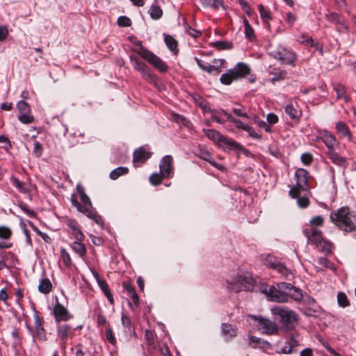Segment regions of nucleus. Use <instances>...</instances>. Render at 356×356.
I'll use <instances>...</instances> for the list:
<instances>
[{
  "instance_id": "1",
  "label": "nucleus",
  "mask_w": 356,
  "mask_h": 356,
  "mask_svg": "<svg viewBox=\"0 0 356 356\" xmlns=\"http://www.w3.org/2000/svg\"><path fill=\"white\" fill-rule=\"evenodd\" d=\"M330 219L340 229L352 232L356 231V217L348 207H341L331 213Z\"/></svg>"
},
{
  "instance_id": "2",
  "label": "nucleus",
  "mask_w": 356,
  "mask_h": 356,
  "mask_svg": "<svg viewBox=\"0 0 356 356\" xmlns=\"http://www.w3.org/2000/svg\"><path fill=\"white\" fill-rule=\"evenodd\" d=\"M227 282L228 289L236 293L250 291L253 289L254 284V281L249 273H238L235 278Z\"/></svg>"
},
{
  "instance_id": "3",
  "label": "nucleus",
  "mask_w": 356,
  "mask_h": 356,
  "mask_svg": "<svg viewBox=\"0 0 356 356\" xmlns=\"http://www.w3.org/2000/svg\"><path fill=\"white\" fill-rule=\"evenodd\" d=\"M269 55L279 60L282 65H294L296 60V53L282 45L271 46Z\"/></svg>"
},
{
  "instance_id": "4",
  "label": "nucleus",
  "mask_w": 356,
  "mask_h": 356,
  "mask_svg": "<svg viewBox=\"0 0 356 356\" xmlns=\"http://www.w3.org/2000/svg\"><path fill=\"white\" fill-rule=\"evenodd\" d=\"M212 120L218 124H225L226 120L235 124L236 127L239 129L245 130L248 129V125L245 124L240 120L234 118L231 114L228 113L224 109L209 110Z\"/></svg>"
},
{
  "instance_id": "5",
  "label": "nucleus",
  "mask_w": 356,
  "mask_h": 356,
  "mask_svg": "<svg viewBox=\"0 0 356 356\" xmlns=\"http://www.w3.org/2000/svg\"><path fill=\"white\" fill-rule=\"evenodd\" d=\"M309 172L303 168H298L295 173L296 184L289 191V195L292 198H296L302 191H307L308 188Z\"/></svg>"
},
{
  "instance_id": "6",
  "label": "nucleus",
  "mask_w": 356,
  "mask_h": 356,
  "mask_svg": "<svg viewBox=\"0 0 356 356\" xmlns=\"http://www.w3.org/2000/svg\"><path fill=\"white\" fill-rule=\"evenodd\" d=\"M76 190L79 195L81 202H79L72 196V203L74 207H76L79 212H81L86 215L93 209L92 203L89 197L85 193L84 189L81 186L77 185Z\"/></svg>"
},
{
  "instance_id": "7",
  "label": "nucleus",
  "mask_w": 356,
  "mask_h": 356,
  "mask_svg": "<svg viewBox=\"0 0 356 356\" xmlns=\"http://www.w3.org/2000/svg\"><path fill=\"white\" fill-rule=\"evenodd\" d=\"M275 316L274 319L279 321L281 329L285 331L293 330L298 324V320L296 313H274Z\"/></svg>"
},
{
  "instance_id": "8",
  "label": "nucleus",
  "mask_w": 356,
  "mask_h": 356,
  "mask_svg": "<svg viewBox=\"0 0 356 356\" xmlns=\"http://www.w3.org/2000/svg\"><path fill=\"white\" fill-rule=\"evenodd\" d=\"M249 317L254 321V325L262 333L271 335L277 332V325L272 321L254 315H250Z\"/></svg>"
},
{
  "instance_id": "9",
  "label": "nucleus",
  "mask_w": 356,
  "mask_h": 356,
  "mask_svg": "<svg viewBox=\"0 0 356 356\" xmlns=\"http://www.w3.org/2000/svg\"><path fill=\"white\" fill-rule=\"evenodd\" d=\"M203 131L206 136L214 143H222L234 149H240L241 147V145L238 143L225 138L218 131L214 129H204Z\"/></svg>"
},
{
  "instance_id": "10",
  "label": "nucleus",
  "mask_w": 356,
  "mask_h": 356,
  "mask_svg": "<svg viewBox=\"0 0 356 356\" xmlns=\"http://www.w3.org/2000/svg\"><path fill=\"white\" fill-rule=\"evenodd\" d=\"M261 292L265 293L270 301L277 302H287L286 292L281 291L274 286H266L261 289Z\"/></svg>"
},
{
  "instance_id": "11",
  "label": "nucleus",
  "mask_w": 356,
  "mask_h": 356,
  "mask_svg": "<svg viewBox=\"0 0 356 356\" xmlns=\"http://www.w3.org/2000/svg\"><path fill=\"white\" fill-rule=\"evenodd\" d=\"M130 59L134 69L140 72L145 79L149 81H154L155 76L152 72L151 69L144 62L136 56H131Z\"/></svg>"
},
{
  "instance_id": "12",
  "label": "nucleus",
  "mask_w": 356,
  "mask_h": 356,
  "mask_svg": "<svg viewBox=\"0 0 356 356\" xmlns=\"http://www.w3.org/2000/svg\"><path fill=\"white\" fill-rule=\"evenodd\" d=\"M140 56L160 72H165L168 70L165 63L150 51L144 49L140 53Z\"/></svg>"
},
{
  "instance_id": "13",
  "label": "nucleus",
  "mask_w": 356,
  "mask_h": 356,
  "mask_svg": "<svg viewBox=\"0 0 356 356\" xmlns=\"http://www.w3.org/2000/svg\"><path fill=\"white\" fill-rule=\"evenodd\" d=\"M160 172L164 177H172L174 175L173 158L170 155L165 156L159 163Z\"/></svg>"
},
{
  "instance_id": "14",
  "label": "nucleus",
  "mask_w": 356,
  "mask_h": 356,
  "mask_svg": "<svg viewBox=\"0 0 356 356\" xmlns=\"http://www.w3.org/2000/svg\"><path fill=\"white\" fill-rule=\"evenodd\" d=\"M195 61L197 65L204 71L207 72L209 74H212L216 72V74H219L221 70L220 68L222 67L224 63V60H213V63L216 65H211L198 58H195Z\"/></svg>"
},
{
  "instance_id": "15",
  "label": "nucleus",
  "mask_w": 356,
  "mask_h": 356,
  "mask_svg": "<svg viewBox=\"0 0 356 356\" xmlns=\"http://www.w3.org/2000/svg\"><path fill=\"white\" fill-rule=\"evenodd\" d=\"M325 18L334 24L339 32H345L348 30L344 18L338 13L335 12L327 13L325 14Z\"/></svg>"
},
{
  "instance_id": "16",
  "label": "nucleus",
  "mask_w": 356,
  "mask_h": 356,
  "mask_svg": "<svg viewBox=\"0 0 356 356\" xmlns=\"http://www.w3.org/2000/svg\"><path fill=\"white\" fill-rule=\"evenodd\" d=\"M303 234L307 238V243L313 244L316 246H318V245L323 239L321 235L322 232L316 228H312L310 229H305L303 231Z\"/></svg>"
},
{
  "instance_id": "17",
  "label": "nucleus",
  "mask_w": 356,
  "mask_h": 356,
  "mask_svg": "<svg viewBox=\"0 0 356 356\" xmlns=\"http://www.w3.org/2000/svg\"><path fill=\"white\" fill-rule=\"evenodd\" d=\"M272 259V257L267 259L266 265L268 268L276 270L281 275L287 277L289 275V270L287 269V268L280 262L273 261Z\"/></svg>"
},
{
  "instance_id": "18",
  "label": "nucleus",
  "mask_w": 356,
  "mask_h": 356,
  "mask_svg": "<svg viewBox=\"0 0 356 356\" xmlns=\"http://www.w3.org/2000/svg\"><path fill=\"white\" fill-rule=\"evenodd\" d=\"M325 154L327 155L329 159L332 161L333 163L337 165H339L343 169L346 168L347 162L344 157L340 156L334 149H327Z\"/></svg>"
},
{
  "instance_id": "19",
  "label": "nucleus",
  "mask_w": 356,
  "mask_h": 356,
  "mask_svg": "<svg viewBox=\"0 0 356 356\" xmlns=\"http://www.w3.org/2000/svg\"><path fill=\"white\" fill-rule=\"evenodd\" d=\"M319 138L325 145L327 149H332L334 145H337L335 137L326 130L320 132Z\"/></svg>"
},
{
  "instance_id": "20",
  "label": "nucleus",
  "mask_w": 356,
  "mask_h": 356,
  "mask_svg": "<svg viewBox=\"0 0 356 356\" xmlns=\"http://www.w3.org/2000/svg\"><path fill=\"white\" fill-rule=\"evenodd\" d=\"M36 337L40 340H46V332L43 327L44 320L35 313L34 315Z\"/></svg>"
},
{
  "instance_id": "21",
  "label": "nucleus",
  "mask_w": 356,
  "mask_h": 356,
  "mask_svg": "<svg viewBox=\"0 0 356 356\" xmlns=\"http://www.w3.org/2000/svg\"><path fill=\"white\" fill-rule=\"evenodd\" d=\"M150 156L151 153L145 147H141L134 152L133 163L135 165L136 163H144Z\"/></svg>"
},
{
  "instance_id": "22",
  "label": "nucleus",
  "mask_w": 356,
  "mask_h": 356,
  "mask_svg": "<svg viewBox=\"0 0 356 356\" xmlns=\"http://www.w3.org/2000/svg\"><path fill=\"white\" fill-rule=\"evenodd\" d=\"M231 70L237 80L245 77L250 72V69L248 65L243 63H238L234 68Z\"/></svg>"
},
{
  "instance_id": "23",
  "label": "nucleus",
  "mask_w": 356,
  "mask_h": 356,
  "mask_svg": "<svg viewBox=\"0 0 356 356\" xmlns=\"http://www.w3.org/2000/svg\"><path fill=\"white\" fill-rule=\"evenodd\" d=\"M284 111L291 119L298 120L302 115V111L298 108L297 104H288L284 108Z\"/></svg>"
},
{
  "instance_id": "24",
  "label": "nucleus",
  "mask_w": 356,
  "mask_h": 356,
  "mask_svg": "<svg viewBox=\"0 0 356 356\" xmlns=\"http://www.w3.org/2000/svg\"><path fill=\"white\" fill-rule=\"evenodd\" d=\"M336 130L340 138H347L348 141H352L353 136L348 126L343 122L336 124Z\"/></svg>"
},
{
  "instance_id": "25",
  "label": "nucleus",
  "mask_w": 356,
  "mask_h": 356,
  "mask_svg": "<svg viewBox=\"0 0 356 356\" xmlns=\"http://www.w3.org/2000/svg\"><path fill=\"white\" fill-rule=\"evenodd\" d=\"M269 74L271 76V81L274 83L284 79L286 77L287 72L284 70L273 68L269 71Z\"/></svg>"
},
{
  "instance_id": "26",
  "label": "nucleus",
  "mask_w": 356,
  "mask_h": 356,
  "mask_svg": "<svg viewBox=\"0 0 356 356\" xmlns=\"http://www.w3.org/2000/svg\"><path fill=\"white\" fill-rule=\"evenodd\" d=\"M316 248L325 254H328L332 252L334 244L330 241L323 238Z\"/></svg>"
},
{
  "instance_id": "27",
  "label": "nucleus",
  "mask_w": 356,
  "mask_h": 356,
  "mask_svg": "<svg viewBox=\"0 0 356 356\" xmlns=\"http://www.w3.org/2000/svg\"><path fill=\"white\" fill-rule=\"evenodd\" d=\"M97 284H98L99 287L101 289V290L103 291L104 295L106 296L108 300L111 304H113V301H114L113 297V295L111 292L109 286H108L107 282H106V280H98Z\"/></svg>"
},
{
  "instance_id": "28",
  "label": "nucleus",
  "mask_w": 356,
  "mask_h": 356,
  "mask_svg": "<svg viewBox=\"0 0 356 356\" xmlns=\"http://www.w3.org/2000/svg\"><path fill=\"white\" fill-rule=\"evenodd\" d=\"M258 10L262 19L263 22L265 24V26L267 29L270 28V24L268 21L271 19V16L270 12L265 8V7L262 4H259L258 6Z\"/></svg>"
},
{
  "instance_id": "29",
  "label": "nucleus",
  "mask_w": 356,
  "mask_h": 356,
  "mask_svg": "<svg viewBox=\"0 0 356 356\" xmlns=\"http://www.w3.org/2000/svg\"><path fill=\"white\" fill-rule=\"evenodd\" d=\"M52 289V284L48 278H44L40 280L38 285V291L42 293L47 294Z\"/></svg>"
},
{
  "instance_id": "30",
  "label": "nucleus",
  "mask_w": 356,
  "mask_h": 356,
  "mask_svg": "<svg viewBox=\"0 0 356 356\" xmlns=\"http://www.w3.org/2000/svg\"><path fill=\"white\" fill-rule=\"evenodd\" d=\"M72 249L80 257H83L86 253V248L81 241H74L70 245Z\"/></svg>"
},
{
  "instance_id": "31",
  "label": "nucleus",
  "mask_w": 356,
  "mask_h": 356,
  "mask_svg": "<svg viewBox=\"0 0 356 356\" xmlns=\"http://www.w3.org/2000/svg\"><path fill=\"white\" fill-rule=\"evenodd\" d=\"M124 290L127 292V295L132 299L134 303H137L139 300L138 296L134 288L129 283H123Z\"/></svg>"
},
{
  "instance_id": "32",
  "label": "nucleus",
  "mask_w": 356,
  "mask_h": 356,
  "mask_svg": "<svg viewBox=\"0 0 356 356\" xmlns=\"http://www.w3.org/2000/svg\"><path fill=\"white\" fill-rule=\"evenodd\" d=\"M250 344L253 348H265L270 346V343L268 341L254 336L250 337Z\"/></svg>"
},
{
  "instance_id": "33",
  "label": "nucleus",
  "mask_w": 356,
  "mask_h": 356,
  "mask_svg": "<svg viewBox=\"0 0 356 356\" xmlns=\"http://www.w3.org/2000/svg\"><path fill=\"white\" fill-rule=\"evenodd\" d=\"M149 14L154 20H158L163 15V10L159 6L152 5L149 10Z\"/></svg>"
},
{
  "instance_id": "34",
  "label": "nucleus",
  "mask_w": 356,
  "mask_h": 356,
  "mask_svg": "<svg viewBox=\"0 0 356 356\" xmlns=\"http://www.w3.org/2000/svg\"><path fill=\"white\" fill-rule=\"evenodd\" d=\"M201 4L205 8H212L213 9H218L220 6L224 8L222 0H200Z\"/></svg>"
},
{
  "instance_id": "35",
  "label": "nucleus",
  "mask_w": 356,
  "mask_h": 356,
  "mask_svg": "<svg viewBox=\"0 0 356 356\" xmlns=\"http://www.w3.org/2000/svg\"><path fill=\"white\" fill-rule=\"evenodd\" d=\"M121 320L122 323L125 328V332H127L129 335H131L132 333H134L130 318L127 314L122 313Z\"/></svg>"
},
{
  "instance_id": "36",
  "label": "nucleus",
  "mask_w": 356,
  "mask_h": 356,
  "mask_svg": "<svg viewBox=\"0 0 356 356\" xmlns=\"http://www.w3.org/2000/svg\"><path fill=\"white\" fill-rule=\"evenodd\" d=\"M11 184L19 191L20 193H27L29 190L25 183L20 181L17 177H10Z\"/></svg>"
},
{
  "instance_id": "37",
  "label": "nucleus",
  "mask_w": 356,
  "mask_h": 356,
  "mask_svg": "<svg viewBox=\"0 0 356 356\" xmlns=\"http://www.w3.org/2000/svg\"><path fill=\"white\" fill-rule=\"evenodd\" d=\"M236 80L232 70H229L227 73L222 74L220 78V82L224 85H230L232 81Z\"/></svg>"
},
{
  "instance_id": "38",
  "label": "nucleus",
  "mask_w": 356,
  "mask_h": 356,
  "mask_svg": "<svg viewBox=\"0 0 356 356\" xmlns=\"http://www.w3.org/2000/svg\"><path fill=\"white\" fill-rule=\"evenodd\" d=\"M334 90L337 92V97L338 99H343L345 102L348 101V98L346 96V90L344 86L337 84L334 86Z\"/></svg>"
},
{
  "instance_id": "39",
  "label": "nucleus",
  "mask_w": 356,
  "mask_h": 356,
  "mask_svg": "<svg viewBox=\"0 0 356 356\" xmlns=\"http://www.w3.org/2000/svg\"><path fill=\"white\" fill-rule=\"evenodd\" d=\"M129 169L126 167H118L110 173V178L113 180L117 179L119 177L127 174Z\"/></svg>"
},
{
  "instance_id": "40",
  "label": "nucleus",
  "mask_w": 356,
  "mask_h": 356,
  "mask_svg": "<svg viewBox=\"0 0 356 356\" xmlns=\"http://www.w3.org/2000/svg\"><path fill=\"white\" fill-rule=\"evenodd\" d=\"M286 296L287 297H291L296 301H301L304 294H302L298 288L293 286L289 292H286Z\"/></svg>"
},
{
  "instance_id": "41",
  "label": "nucleus",
  "mask_w": 356,
  "mask_h": 356,
  "mask_svg": "<svg viewBox=\"0 0 356 356\" xmlns=\"http://www.w3.org/2000/svg\"><path fill=\"white\" fill-rule=\"evenodd\" d=\"M164 41L170 51H174L177 49V41L172 35H165Z\"/></svg>"
},
{
  "instance_id": "42",
  "label": "nucleus",
  "mask_w": 356,
  "mask_h": 356,
  "mask_svg": "<svg viewBox=\"0 0 356 356\" xmlns=\"http://www.w3.org/2000/svg\"><path fill=\"white\" fill-rule=\"evenodd\" d=\"M184 27L185 32L189 35L192 36L194 38H197L202 35V31L193 29L190 26V25L187 22L184 23Z\"/></svg>"
},
{
  "instance_id": "43",
  "label": "nucleus",
  "mask_w": 356,
  "mask_h": 356,
  "mask_svg": "<svg viewBox=\"0 0 356 356\" xmlns=\"http://www.w3.org/2000/svg\"><path fill=\"white\" fill-rule=\"evenodd\" d=\"M222 332L225 335H229L230 337H235L236 335V330L234 327L228 323L222 324Z\"/></svg>"
},
{
  "instance_id": "44",
  "label": "nucleus",
  "mask_w": 356,
  "mask_h": 356,
  "mask_svg": "<svg viewBox=\"0 0 356 356\" xmlns=\"http://www.w3.org/2000/svg\"><path fill=\"white\" fill-rule=\"evenodd\" d=\"M212 46L218 50L231 49L232 44L229 42L216 41L212 43Z\"/></svg>"
},
{
  "instance_id": "45",
  "label": "nucleus",
  "mask_w": 356,
  "mask_h": 356,
  "mask_svg": "<svg viewBox=\"0 0 356 356\" xmlns=\"http://www.w3.org/2000/svg\"><path fill=\"white\" fill-rule=\"evenodd\" d=\"M245 26V34L248 39L252 40L254 38V31L247 19H243Z\"/></svg>"
},
{
  "instance_id": "46",
  "label": "nucleus",
  "mask_w": 356,
  "mask_h": 356,
  "mask_svg": "<svg viewBox=\"0 0 356 356\" xmlns=\"http://www.w3.org/2000/svg\"><path fill=\"white\" fill-rule=\"evenodd\" d=\"M89 218L92 219L98 225L103 226V219L93 209L86 214Z\"/></svg>"
},
{
  "instance_id": "47",
  "label": "nucleus",
  "mask_w": 356,
  "mask_h": 356,
  "mask_svg": "<svg viewBox=\"0 0 356 356\" xmlns=\"http://www.w3.org/2000/svg\"><path fill=\"white\" fill-rule=\"evenodd\" d=\"M296 341L293 340V337H292L289 343H286L281 348L280 353L284 354L292 353Z\"/></svg>"
},
{
  "instance_id": "48",
  "label": "nucleus",
  "mask_w": 356,
  "mask_h": 356,
  "mask_svg": "<svg viewBox=\"0 0 356 356\" xmlns=\"http://www.w3.org/2000/svg\"><path fill=\"white\" fill-rule=\"evenodd\" d=\"M165 177L160 173H154L149 177V181L154 186L159 185Z\"/></svg>"
},
{
  "instance_id": "49",
  "label": "nucleus",
  "mask_w": 356,
  "mask_h": 356,
  "mask_svg": "<svg viewBox=\"0 0 356 356\" xmlns=\"http://www.w3.org/2000/svg\"><path fill=\"white\" fill-rule=\"evenodd\" d=\"M18 120L23 124H31L33 122L34 118L30 113H21Z\"/></svg>"
},
{
  "instance_id": "50",
  "label": "nucleus",
  "mask_w": 356,
  "mask_h": 356,
  "mask_svg": "<svg viewBox=\"0 0 356 356\" xmlns=\"http://www.w3.org/2000/svg\"><path fill=\"white\" fill-rule=\"evenodd\" d=\"M337 301L339 305L342 307H345L350 305L347 296L343 292H339L337 294Z\"/></svg>"
},
{
  "instance_id": "51",
  "label": "nucleus",
  "mask_w": 356,
  "mask_h": 356,
  "mask_svg": "<svg viewBox=\"0 0 356 356\" xmlns=\"http://www.w3.org/2000/svg\"><path fill=\"white\" fill-rule=\"evenodd\" d=\"M324 222V219L321 216H314L311 218L309 223L312 228H316L317 227H321L323 225Z\"/></svg>"
},
{
  "instance_id": "52",
  "label": "nucleus",
  "mask_w": 356,
  "mask_h": 356,
  "mask_svg": "<svg viewBox=\"0 0 356 356\" xmlns=\"http://www.w3.org/2000/svg\"><path fill=\"white\" fill-rule=\"evenodd\" d=\"M17 107L20 114L31 112L30 106L24 100L19 101L17 104Z\"/></svg>"
},
{
  "instance_id": "53",
  "label": "nucleus",
  "mask_w": 356,
  "mask_h": 356,
  "mask_svg": "<svg viewBox=\"0 0 356 356\" xmlns=\"http://www.w3.org/2000/svg\"><path fill=\"white\" fill-rule=\"evenodd\" d=\"M12 235L11 229L6 226H0V238L8 239Z\"/></svg>"
},
{
  "instance_id": "54",
  "label": "nucleus",
  "mask_w": 356,
  "mask_h": 356,
  "mask_svg": "<svg viewBox=\"0 0 356 356\" xmlns=\"http://www.w3.org/2000/svg\"><path fill=\"white\" fill-rule=\"evenodd\" d=\"M302 163L305 165H309L314 161L313 155L309 152H305L300 157Z\"/></svg>"
},
{
  "instance_id": "55",
  "label": "nucleus",
  "mask_w": 356,
  "mask_h": 356,
  "mask_svg": "<svg viewBox=\"0 0 356 356\" xmlns=\"http://www.w3.org/2000/svg\"><path fill=\"white\" fill-rule=\"evenodd\" d=\"M118 24L120 27H128L131 25V20L127 16H120L118 19Z\"/></svg>"
},
{
  "instance_id": "56",
  "label": "nucleus",
  "mask_w": 356,
  "mask_h": 356,
  "mask_svg": "<svg viewBox=\"0 0 356 356\" xmlns=\"http://www.w3.org/2000/svg\"><path fill=\"white\" fill-rule=\"evenodd\" d=\"M60 256L63 259L64 264L67 267L71 266L72 261H71L70 256L69 253L63 248L60 250Z\"/></svg>"
},
{
  "instance_id": "57",
  "label": "nucleus",
  "mask_w": 356,
  "mask_h": 356,
  "mask_svg": "<svg viewBox=\"0 0 356 356\" xmlns=\"http://www.w3.org/2000/svg\"><path fill=\"white\" fill-rule=\"evenodd\" d=\"M232 112L238 117H243L245 118H250V117L244 111L243 106H241L239 108H234Z\"/></svg>"
},
{
  "instance_id": "58",
  "label": "nucleus",
  "mask_w": 356,
  "mask_h": 356,
  "mask_svg": "<svg viewBox=\"0 0 356 356\" xmlns=\"http://www.w3.org/2000/svg\"><path fill=\"white\" fill-rule=\"evenodd\" d=\"M106 338L111 344L115 345L116 343V339L110 327L106 330Z\"/></svg>"
},
{
  "instance_id": "59",
  "label": "nucleus",
  "mask_w": 356,
  "mask_h": 356,
  "mask_svg": "<svg viewBox=\"0 0 356 356\" xmlns=\"http://www.w3.org/2000/svg\"><path fill=\"white\" fill-rule=\"evenodd\" d=\"M296 198H298L297 203H298V205L299 206V207L304 209L309 206V200L307 197H298V196Z\"/></svg>"
},
{
  "instance_id": "60",
  "label": "nucleus",
  "mask_w": 356,
  "mask_h": 356,
  "mask_svg": "<svg viewBox=\"0 0 356 356\" xmlns=\"http://www.w3.org/2000/svg\"><path fill=\"white\" fill-rule=\"evenodd\" d=\"M293 286L291 283L280 282L277 284V288L284 292H289Z\"/></svg>"
},
{
  "instance_id": "61",
  "label": "nucleus",
  "mask_w": 356,
  "mask_h": 356,
  "mask_svg": "<svg viewBox=\"0 0 356 356\" xmlns=\"http://www.w3.org/2000/svg\"><path fill=\"white\" fill-rule=\"evenodd\" d=\"M55 316V319L57 322L61 321H67L71 316L69 315V313H54Z\"/></svg>"
},
{
  "instance_id": "62",
  "label": "nucleus",
  "mask_w": 356,
  "mask_h": 356,
  "mask_svg": "<svg viewBox=\"0 0 356 356\" xmlns=\"http://www.w3.org/2000/svg\"><path fill=\"white\" fill-rule=\"evenodd\" d=\"M318 263L327 268H333V264L325 257H320L318 260Z\"/></svg>"
},
{
  "instance_id": "63",
  "label": "nucleus",
  "mask_w": 356,
  "mask_h": 356,
  "mask_svg": "<svg viewBox=\"0 0 356 356\" xmlns=\"http://www.w3.org/2000/svg\"><path fill=\"white\" fill-rule=\"evenodd\" d=\"M301 38L304 39L305 38H307V46L309 47H316L317 49L318 48V42H316L313 38L309 35H302Z\"/></svg>"
},
{
  "instance_id": "64",
  "label": "nucleus",
  "mask_w": 356,
  "mask_h": 356,
  "mask_svg": "<svg viewBox=\"0 0 356 356\" xmlns=\"http://www.w3.org/2000/svg\"><path fill=\"white\" fill-rule=\"evenodd\" d=\"M72 234H73L74 238L77 240V241H81L85 238L83 232L79 229V227L72 230Z\"/></svg>"
}]
</instances>
